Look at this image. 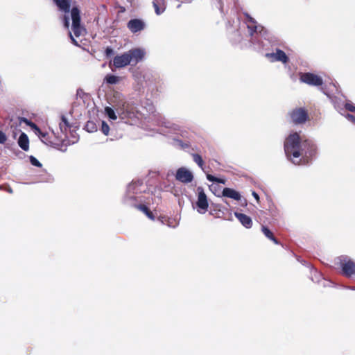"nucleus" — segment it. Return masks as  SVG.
Masks as SVG:
<instances>
[{"label":"nucleus","mask_w":355,"mask_h":355,"mask_svg":"<svg viewBox=\"0 0 355 355\" xmlns=\"http://www.w3.org/2000/svg\"><path fill=\"white\" fill-rule=\"evenodd\" d=\"M266 57L270 62H282V63L286 64L288 61V57L286 54L279 49H277L275 52L266 53Z\"/></svg>","instance_id":"obj_11"},{"label":"nucleus","mask_w":355,"mask_h":355,"mask_svg":"<svg viewBox=\"0 0 355 355\" xmlns=\"http://www.w3.org/2000/svg\"><path fill=\"white\" fill-rule=\"evenodd\" d=\"M261 231L263 234L270 240L274 242V243L278 245L279 241L274 237L272 232L266 226H262Z\"/></svg>","instance_id":"obj_22"},{"label":"nucleus","mask_w":355,"mask_h":355,"mask_svg":"<svg viewBox=\"0 0 355 355\" xmlns=\"http://www.w3.org/2000/svg\"><path fill=\"white\" fill-rule=\"evenodd\" d=\"M216 182L220 183V184H225V180H223V179H220V178H217V180H216Z\"/></svg>","instance_id":"obj_41"},{"label":"nucleus","mask_w":355,"mask_h":355,"mask_svg":"<svg viewBox=\"0 0 355 355\" xmlns=\"http://www.w3.org/2000/svg\"><path fill=\"white\" fill-rule=\"evenodd\" d=\"M130 64L131 63L127 52H125L120 55H116L113 59V65L116 68H123Z\"/></svg>","instance_id":"obj_15"},{"label":"nucleus","mask_w":355,"mask_h":355,"mask_svg":"<svg viewBox=\"0 0 355 355\" xmlns=\"http://www.w3.org/2000/svg\"><path fill=\"white\" fill-rule=\"evenodd\" d=\"M191 155H192L193 162L195 163H196L200 168L203 169L204 162L202 159V157L197 153H193Z\"/></svg>","instance_id":"obj_23"},{"label":"nucleus","mask_w":355,"mask_h":355,"mask_svg":"<svg viewBox=\"0 0 355 355\" xmlns=\"http://www.w3.org/2000/svg\"><path fill=\"white\" fill-rule=\"evenodd\" d=\"M312 281L317 284L319 287H333L334 283L329 279H327L322 277L320 272L314 270L311 274Z\"/></svg>","instance_id":"obj_10"},{"label":"nucleus","mask_w":355,"mask_h":355,"mask_svg":"<svg viewBox=\"0 0 355 355\" xmlns=\"http://www.w3.org/2000/svg\"><path fill=\"white\" fill-rule=\"evenodd\" d=\"M106 55L108 56L113 53V50L111 48L107 47L105 50Z\"/></svg>","instance_id":"obj_39"},{"label":"nucleus","mask_w":355,"mask_h":355,"mask_svg":"<svg viewBox=\"0 0 355 355\" xmlns=\"http://www.w3.org/2000/svg\"><path fill=\"white\" fill-rule=\"evenodd\" d=\"M290 116L293 122L296 124L303 123L307 119V113L303 108L293 110Z\"/></svg>","instance_id":"obj_12"},{"label":"nucleus","mask_w":355,"mask_h":355,"mask_svg":"<svg viewBox=\"0 0 355 355\" xmlns=\"http://www.w3.org/2000/svg\"><path fill=\"white\" fill-rule=\"evenodd\" d=\"M62 151H63V152L66 151V148L62 150Z\"/></svg>","instance_id":"obj_45"},{"label":"nucleus","mask_w":355,"mask_h":355,"mask_svg":"<svg viewBox=\"0 0 355 355\" xmlns=\"http://www.w3.org/2000/svg\"><path fill=\"white\" fill-rule=\"evenodd\" d=\"M300 79L301 82L313 86H320L323 83L320 76L312 73H301Z\"/></svg>","instance_id":"obj_7"},{"label":"nucleus","mask_w":355,"mask_h":355,"mask_svg":"<svg viewBox=\"0 0 355 355\" xmlns=\"http://www.w3.org/2000/svg\"><path fill=\"white\" fill-rule=\"evenodd\" d=\"M30 162L32 165L37 167H41L42 164L33 156L30 157Z\"/></svg>","instance_id":"obj_30"},{"label":"nucleus","mask_w":355,"mask_h":355,"mask_svg":"<svg viewBox=\"0 0 355 355\" xmlns=\"http://www.w3.org/2000/svg\"><path fill=\"white\" fill-rule=\"evenodd\" d=\"M85 129L89 132H93L96 130V124L92 121H87L85 125Z\"/></svg>","instance_id":"obj_27"},{"label":"nucleus","mask_w":355,"mask_h":355,"mask_svg":"<svg viewBox=\"0 0 355 355\" xmlns=\"http://www.w3.org/2000/svg\"><path fill=\"white\" fill-rule=\"evenodd\" d=\"M1 188H2V186L0 185V189H1Z\"/></svg>","instance_id":"obj_46"},{"label":"nucleus","mask_w":355,"mask_h":355,"mask_svg":"<svg viewBox=\"0 0 355 355\" xmlns=\"http://www.w3.org/2000/svg\"><path fill=\"white\" fill-rule=\"evenodd\" d=\"M60 11L68 13L70 11V0H53Z\"/></svg>","instance_id":"obj_18"},{"label":"nucleus","mask_w":355,"mask_h":355,"mask_svg":"<svg viewBox=\"0 0 355 355\" xmlns=\"http://www.w3.org/2000/svg\"><path fill=\"white\" fill-rule=\"evenodd\" d=\"M8 191L9 193H12V189L9 188V189H8Z\"/></svg>","instance_id":"obj_43"},{"label":"nucleus","mask_w":355,"mask_h":355,"mask_svg":"<svg viewBox=\"0 0 355 355\" xmlns=\"http://www.w3.org/2000/svg\"><path fill=\"white\" fill-rule=\"evenodd\" d=\"M7 140V137L5 133L0 130V144H4Z\"/></svg>","instance_id":"obj_31"},{"label":"nucleus","mask_w":355,"mask_h":355,"mask_svg":"<svg viewBox=\"0 0 355 355\" xmlns=\"http://www.w3.org/2000/svg\"><path fill=\"white\" fill-rule=\"evenodd\" d=\"M17 144L22 150L28 151L29 149V139L27 135L24 132H21Z\"/></svg>","instance_id":"obj_20"},{"label":"nucleus","mask_w":355,"mask_h":355,"mask_svg":"<svg viewBox=\"0 0 355 355\" xmlns=\"http://www.w3.org/2000/svg\"><path fill=\"white\" fill-rule=\"evenodd\" d=\"M64 26L66 28H69V18L67 15L64 17Z\"/></svg>","instance_id":"obj_33"},{"label":"nucleus","mask_w":355,"mask_h":355,"mask_svg":"<svg viewBox=\"0 0 355 355\" xmlns=\"http://www.w3.org/2000/svg\"><path fill=\"white\" fill-rule=\"evenodd\" d=\"M223 196L234 199L235 200H240L241 196L236 190L231 188H225L223 190Z\"/></svg>","instance_id":"obj_19"},{"label":"nucleus","mask_w":355,"mask_h":355,"mask_svg":"<svg viewBox=\"0 0 355 355\" xmlns=\"http://www.w3.org/2000/svg\"><path fill=\"white\" fill-rule=\"evenodd\" d=\"M69 36H70V38L71 40V42L73 44L76 45V46H78V42L73 38L71 33L69 32Z\"/></svg>","instance_id":"obj_36"},{"label":"nucleus","mask_w":355,"mask_h":355,"mask_svg":"<svg viewBox=\"0 0 355 355\" xmlns=\"http://www.w3.org/2000/svg\"><path fill=\"white\" fill-rule=\"evenodd\" d=\"M128 28L133 33L142 31L145 28V23L139 19H130L127 24Z\"/></svg>","instance_id":"obj_16"},{"label":"nucleus","mask_w":355,"mask_h":355,"mask_svg":"<svg viewBox=\"0 0 355 355\" xmlns=\"http://www.w3.org/2000/svg\"><path fill=\"white\" fill-rule=\"evenodd\" d=\"M159 125L164 126L177 134H180L181 136H182L183 137H186V134H187V132L186 131L180 130L178 125L171 123V121L166 120L165 118L161 116H159Z\"/></svg>","instance_id":"obj_13"},{"label":"nucleus","mask_w":355,"mask_h":355,"mask_svg":"<svg viewBox=\"0 0 355 355\" xmlns=\"http://www.w3.org/2000/svg\"><path fill=\"white\" fill-rule=\"evenodd\" d=\"M105 114L112 120H116L117 119V116L114 112V110L110 107H106L105 108Z\"/></svg>","instance_id":"obj_25"},{"label":"nucleus","mask_w":355,"mask_h":355,"mask_svg":"<svg viewBox=\"0 0 355 355\" xmlns=\"http://www.w3.org/2000/svg\"><path fill=\"white\" fill-rule=\"evenodd\" d=\"M197 191L198 200L196 202V205L198 207V212L203 214L207 211L209 207L208 200L202 187H198L197 188Z\"/></svg>","instance_id":"obj_5"},{"label":"nucleus","mask_w":355,"mask_h":355,"mask_svg":"<svg viewBox=\"0 0 355 355\" xmlns=\"http://www.w3.org/2000/svg\"><path fill=\"white\" fill-rule=\"evenodd\" d=\"M105 80L108 84L114 85L119 82V78L114 75L108 74L105 76Z\"/></svg>","instance_id":"obj_24"},{"label":"nucleus","mask_w":355,"mask_h":355,"mask_svg":"<svg viewBox=\"0 0 355 355\" xmlns=\"http://www.w3.org/2000/svg\"><path fill=\"white\" fill-rule=\"evenodd\" d=\"M178 141L180 142V145H181L182 148H188L189 146V144L187 142L183 143L182 141H179V140H178Z\"/></svg>","instance_id":"obj_38"},{"label":"nucleus","mask_w":355,"mask_h":355,"mask_svg":"<svg viewBox=\"0 0 355 355\" xmlns=\"http://www.w3.org/2000/svg\"><path fill=\"white\" fill-rule=\"evenodd\" d=\"M61 122L60 123V129L61 132H64L67 131V128L69 127L68 121L67 118L64 116L61 118Z\"/></svg>","instance_id":"obj_26"},{"label":"nucleus","mask_w":355,"mask_h":355,"mask_svg":"<svg viewBox=\"0 0 355 355\" xmlns=\"http://www.w3.org/2000/svg\"><path fill=\"white\" fill-rule=\"evenodd\" d=\"M316 146L313 141L301 138L298 133L291 134L284 142L286 157L294 164H305L316 154Z\"/></svg>","instance_id":"obj_1"},{"label":"nucleus","mask_w":355,"mask_h":355,"mask_svg":"<svg viewBox=\"0 0 355 355\" xmlns=\"http://www.w3.org/2000/svg\"><path fill=\"white\" fill-rule=\"evenodd\" d=\"M145 214L150 219H154V216L152 214V212H150L149 210L147 211V213H145Z\"/></svg>","instance_id":"obj_40"},{"label":"nucleus","mask_w":355,"mask_h":355,"mask_svg":"<svg viewBox=\"0 0 355 355\" xmlns=\"http://www.w3.org/2000/svg\"><path fill=\"white\" fill-rule=\"evenodd\" d=\"M20 130H17V128H15L13 130H12V137L13 139H16L17 137V132H19Z\"/></svg>","instance_id":"obj_35"},{"label":"nucleus","mask_w":355,"mask_h":355,"mask_svg":"<svg viewBox=\"0 0 355 355\" xmlns=\"http://www.w3.org/2000/svg\"><path fill=\"white\" fill-rule=\"evenodd\" d=\"M345 288L351 289V288H355L354 287H349V286H347V287H345Z\"/></svg>","instance_id":"obj_44"},{"label":"nucleus","mask_w":355,"mask_h":355,"mask_svg":"<svg viewBox=\"0 0 355 355\" xmlns=\"http://www.w3.org/2000/svg\"><path fill=\"white\" fill-rule=\"evenodd\" d=\"M153 4L155 13L157 15H159L164 12L166 6L164 4V0H154Z\"/></svg>","instance_id":"obj_21"},{"label":"nucleus","mask_w":355,"mask_h":355,"mask_svg":"<svg viewBox=\"0 0 355 355\" xmlns=\"http://www.w3.org/2000/svg\"><path fill=\"white\" fill-rule=\"evenodd\" d=\"M346 117H347L348 119L351 120L353 123H355V116H353V115H352V114H347V116H346Z\"/></svg>","instance_id":"obj_37"},{"label":"nucleus","mask_w":355,"mask_h":355,"mask_svg":"<svg viewBox=\"0 0 355 355\" xmlns=\"http://www.w3.org/2000/svg\"><path fill=\"white\" fill-rule=\"evenodd\" d=\"M118 114H119V117L123 120L125 119L126 118L130 117V115L132 114V112H125V111H123V112L118 111Z\"/></svg>","instance_id":"obj_29"},{"label":"nucleus","mask_w":355,"mask_h":355,"mask_svg":"<svg viewBox=\"0 0 355 355\" xmlns=\"http://www.w3.org/2000/svg\"><path fill=\"white\" fill-rule=\"evenodd\" d=\"M71 17L72 19V31L76 37L83 35L85 29L80 26V10L78 8L73 7L71 10Z\"/></svg>","instance_id":"obj_4"},{"label":"nucleus","mask_w":355,"mask_h":355,"mask_svg":"<svg viewBox=\"0 0 355 355\" xmlns=\"http://www.w3.org/2000/svg\"><path fill=\"white\" fill-rule=\"evenodd\" d=\"M101 131L105 135H107L110 131L109 125L104 121H103L101 123Z\"/></svg>","instance_id":"obj_28"},{"label":"nucleus","mask_w":355,"mask_h":355,"mask_svg":"<svg viewBox=\"0 0 355 355\" xmlns=\"http://www.w3.org/2000/svg\"><path fill=\"white\" fill-rule=\"evenodd\" d=\"M234 216L245 227L250 228L252 227V220L250 216L239 212H235Z\"/></svg>","instance_id":"obj_17"},{"label":"nucleus","mask_w":355,"mask_h":355,"mask_svg":"<svg viewBox=\"0 0 355 355\" xmlns=\"http://www.w3.org/2000/svg\"><path fill=\"white\" fill-rule=\"evenodd\" d=\"M247 17V27L251 36L250 42L255 44L259 42V35H262L263 28L259 25H257L256 21L252 18L248 13L245 14Z\"/></svg>","instance_id":"obj_3"},{"label":"nucleus","mask_w":355,"mask_h":355,"mask_svg":"<svg viewBox=\"0 0 355 355\" xmlns=\"http://www.w3.org/2000/svg\"><path fill=\"white\" fill-rule=\"evenodd\" d=\"M252 196H254V198L257 201L259 200V195H258L256 192L253 191V192H252Z\"/></svg>","instance_id":"obj_42"},{"label":"nucleus","mask_w":355,"mask_h":355,"mask_svg":"<svg viewBox=\"0 0 355 355\" xmlns=\"http://www.w3.org/2000/svg\"><path fill=\"white\" fill-rule=\"evenodd\" d=\"M127 53L128 55L130 63H133V64H136L142 60L145 55L144 50L139 48L130 49L127 51Z\"/></svg>","instance_id":"obj_14"},{"label":"nucleus","mask_w":355,"mask_h":355,"mask_svg":"<svg viewBox=\"0 0 355 355\" xmlns=\"http://www.w3.org/2000/svg\"><path fill=\"white\" fill-rule=\"evenodd\" d=\"M175 179L182 183L188 184L193 181V175L187 168L180 167L176 171Z\"/></svg>","instance_id":"obj_9"},{"label":"nucleus","mask_w":355,"mask_h":355,"mask_svg":"<svg viewBox=\"0 0 355 355\" xmlns=\"http://www.w3.org/2000/svg\"><path fill=\"white\" fill-rule=\"evenodd\" d=\"M345 107L347 110L350 112H355V106L353 105L352 103H347L345 104Z\"/></svg>","instance_id":"obj_32"},{"label":"nucleus","mask_w":355,"mask_h":355,"mask_svg":"<svg viewBox=\"0 0 355 355\" xmlns=\"http://www.w3.org/2000/svg\"><path fill=\"white\" fill-rule=\"evenodd\" d=\"M143 187V181L137 180L135 182H132L130 183L127 187V193L125 197V202L129 204L130 205L135 206L134 204L132 203V200H136L137 197L135 194H137L138 193H141L143 191L141 187ZM135 207L143 211L144 214L147 213L148 211V207L144 205H135Z\"/></svg>","instance_id":"obj_2"},{"label":"nucleus","mask_w":355,"mask_h":355,"mask_svg":"<svg viewBox=\"0 0 355 355\" xmlns=\"http://www.w3.org/2000/svg\"><path fill=\"white\" fill-rule=\"evenodd\" d=\"M339 260L344 275L349 277L355 274V263L352 260L346 256L339 257Z\"/></svg>","instance_id":"obj_6"},{"label":"nucleus","mask_w":355,"mask_h":355,"mask_svg":"<svg viewBox=\"0 0 355 355\" xmlns=\"http://www.w3.org/2000/svg\"><path fill=\"white\" fill-rule=\"evenodd\" d=\"M207 179L210 182H216V180H217V178L213 176L212 175L207 174Z\"/></svg>","instance_id":"obj_34"},{"label":"nucleus","mask_w":355,"mask_h":355,"mask_svg":"<svg viewBox=\"0 0 355 355\" xmlns=\"http://www.w3.org/2000/svg\"><path fill=\"white\" fill-rule=\"evenodd\" d=\"M20 122L23 121L26 123L28 125H29L33 130H35V133L38 135V137L40 138L42 141L46 145H52V142L49 139V135L46 132H42L36 124H35L33 122L29 121L26 118H20L19 119Z\"/></svg>","instance_id":"obj_8"}]
</instances>
